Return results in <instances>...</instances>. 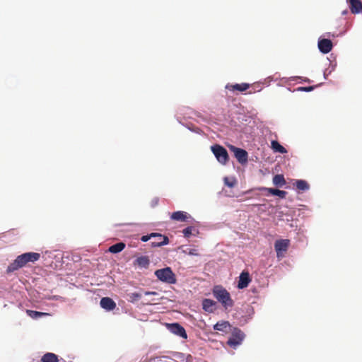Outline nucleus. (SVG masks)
<instances>
[{
  "instance_id": "nucleus-18",
  "label": "nucleus",
  "mask_w": 362,
  "mask_h": 362,
  "mask_svg": "<svg viewBox=\"0 0 362 362\" xmlns=\"http://www.w3.org/2000/svg\"><path fill=\"white\" fill-rule=\"evenodd\" d=\"M135 263L142 268H147L150 264V260L147 256H141L135 260Z\"/></svg>"
},
{
  "instance_id": "nucleus-8",
  "label": "nucleus",
  "mask_w": 362,
  "mask_h": 362,
  "mask_svg": "<svg viewBox=\"0 0 362 362\" xmlns=\"http://www.w3.org/2000/svg\"><path fill=\"white\" fill-rule=\"evenodd\" d=\"M168 329L173 334L183 338L187 339V335L185 328L178 323L168 324Z\"/></svg>"
},
{
  "instance_id": "nucleus-32",
  "label": "nucleus",
  "mask_w": 362,
  "mask_h": 362,
  "mask_svg": "<svg viewBox=\"0 0 362 362\" xmlns=\"http://www.w3.org/2000/svg\"><path fill=\"white\" fill-rule=\"evenodd\" d=\"M189 254L191 255H198V253L197 252V250L195 249L190 250Z\"/></svg>"
},
{
  "instance_id": "nucleus-34",
  "label": "nucleus",
  "mask_w": 362,
  "mask_h": 362,
  "mask_svg": "<svg viewBox=\"0 0 362 362\" xmlns=\"http://www.w3.org/2000/svg\"><path fill=\"white\" fill-rule=\"evenodd\" d=\"M305 81L309 82V81H310V80H309V79H308V78H306V79H305Z\"/></svg>"
},
{
  "instance_id": "nucleus-5",
  "label": "nucleus",
  "mask_w": 362,
  "mask_h": 362,
  "mask_svg": "<svg viewBox=\"0 0 362 362\" xmlns=\"http://www.w3.org/2000/svg\"><path fill=\"white\" fill-rule=\"evenodd\" d=\"M151 236H153L151 242L152 247H160L169 243V239L166 235L158 233H152Z\"/></svg>"
},
{
  "instance_id": "nucleus-7",
  "label": "nucleus",
  "mask_w": 362,
  "mask_h": 362,
  "mask_svg": "<svg viewBox=\"0 0 362 362\" xmlns=\"http://www.w3.org/2000/svg\"><path fill=\"white\" fill-rule=\"evenodd\" d=\"M230 149L234 152L235 157L240 163L244 164L247 163L248 154L245 150L237 148L234 146H230Z\"/></svg>"
},
{
  "instance_id": "nucleus-2",
  "label": "nucleus",
  "mask_w": 362,
  "mask_h": 362,
  "mask_svg": "<svg viewBox=\"0 0 362 362\" xmlns=\"http://www.w3.org/2000/svg\"><path fill=\"white\" fill-rule=\"evenodd\" d=\"M214 298L227 310L234 305L230 293L221 286H215L212 291Z\"/></svg>"
},
{
  "instance_id": "nucleus-28",
  "label": "nucleus",
  "mask_w": 362,
  "mask_h": 362,
  "mask_svg": "<svg viewBox=\"0 0 362 362\" xmlns=\"http://www.w3.org/2000/svg\"><path fill=\"white\" fill-rule=\"evenodd\" d=\"M316 86H307V87H298L297 88V90L298 91H305V92H310L315 89Z\"/></svg>"
},
{
  "instance_id": "nucleus-27",
  "label": "nucleus",
  "mask_w": 362,
  "mask_h": 362,
  "mask_svg": "<svg viewBox=\"0 0 362 362\" xmlns=\"http://www.w3.org/2000/svg\"><path fill=\"white\" fill-rule=\"evenodd\" d=\"M193 228L192 226H189L183 229L182 233L185 238H189L192 232Z\"/></svg>"
},
{
  "instance_id": "nucleus-12",
  "label": "nucleus",
  "mask_w": 362,
  "mask_h": 362,
  "mask_svg": "<svg viewBox=\"0 0 362 362\" xmlns=\"http://www.w3.org/2000/svg\"><path fill=\"white\" fill-rule=\"evenodd\" d=\"M100 306L108 311L112 310L116 308L115 302L109 297H103L100 302Z\"/></svg>"
},
{
  "instance_id": "nucleus-11",
  "label": "nucleus",
  "mask_w": 362,
  "mask_h": 362,
  "mask_svg": "<svg viewBox=\"0 0 362 362\" xmlns=\"http://www.w3.org/2000/svg\"><path fill=\"white\" fill-rule=\"evenodd\" d=\"M318 48L324 54L329 53L332 49V42L329 39H322L318 41Z\"/></svg>"
},
{
  "instance_id": "nucleus-17",
  "label": "nucleus",
  "mask_w": 362,
  "mask_h": 362,
  "mask_svg": "<svg viewBox=\"0 0 362 362\" xmlns=\"http://www.w3.org/2000/svg\"><path fill=\"white\" fill-rule=\"evenodd\" d=\"M249 87H250V85L246 83H240V84L236 83L234 85H228L226 86V88L230 90H233V91L238 90V91H240V92L246 90L247 89L249 88Z\"/></svg>"
},
{
  "instance_id": "nucleus-21",
  "label": "nucleus",
  "mask_w": 362,
  "mask_h": 362,
  "mask_svg": "<svg viewBox=\"0 0 362 362\" xmlns=\"http://www.w3.org/2000/svg\"><path fill=\"white\" fill-rule=\"evenodd\" d=\"M230 327V325L228 321L218 322L214 329L217 331L226 332L228 328Z\"/></svg>"
},
{
  "instance_id": "nucleus-13",
  "label": "nucleus",
  "mask_w": 362,
  "mask_h": 362,
  "mask_svg": "<svg viewBox=\"0 0 362 362\" xmlns=\"http://www.w3.org/2000/svg\"><path fill=\"white\" fill-rule=\"evenodd\" d=\"M349 3V8L353 14H358L362 11V2L361 0H347Z\"/></svg>"
},
{
  "instance_id": "nucleus-4",
  "label": "nucleus",
  "mask_w": 362,
  "mask_h": 362,
  "mask_svg": "<svg viewBox=\"0 0 362 362\" xmlns=\"http://www.w3.org/2000/svg\"><path fill=\"white\" fill-rule=\"evenodd\" d=\"M211 148L219 163L226 164L228 161V153L224 147L216 144L212 146Z\"/></svg>"
},
{
  "instance_id": "nucleus-15",
  "label": "nucleus",
  "mask_w": 362,
  "mask_h": 362,
  "mask_svg": "<svg viewBox=\"0 0 362 362\" xmlns=\"http://www.w3.org/2000/svg\"><path fill=\"white\" fill-rule=\"evenodd\" d=\"M216 301L211 299L205 298L202 300V308L208 313H213L216 310Z\"/></svg>"
},
{
  "instance_id": "nucleus-3",
  "label": "nucleus",
  "mask_w": 362,
  "mask_h": 362,
  "mask_svg": "<svg viewBox=\"0 0 362 362\" xmlns=\"http://www.w3.org/2000/svg\"><path fill=\"white\" fill-rule=\"evenodd\" d=\"M154 274L160 281L168 284H174L177 281L175 274L173 273L171 268L168 267L157 269L154 272Z\"/></svg>"
},
{
  "instance_id": "nucleus-20",
  "label": "nucleus",
  "mask_w": 362,
  "mask_h": 362,
  "mask_svg": "<svg viewBox=\"0 0 362 362\" xmlns=\"http://www.w3.org/2000/svg\"><path fill=\"white\" fill-rule=\"evenodd\" d=\"M125 244L122 242L116 243L110 246L108 249L109 252L113 254L120 252L125 248Z\"/></svg>"
},
{
  "instance_id": "nucleus-31",
  "label": "nucleus",
  "mask_w": 362,
  "mask_h": 362,
  "mask_svg": "<svg viewBox=\"0 0 362 362\" xmlns=\"http://www.w3.org/2000/svg\"><path fill=\"white\" fill-rule=\"evenodd\" d=\"M144 295H146V296L157 295V293L155 291H145Z\"/></svg>"
},
{
  "instance_id": "nucleus-23",
  "label": "nucleus",
  "mask_w": 362,
  "mask_h": 362,
  "mask_svg": "<svg viewBox=\"0 0 362 362\" xmlns=\"http://www.w3.org/2000/svg\"><path fill=\"white\" fill-rule=\"evenodd\" d=\"M273 183L278 187H282L286 184V180L283 175H276L273 177Z\"/></svg>"
},
{
  "instance_id": "nucleus-6",
  "label": "nucleus",
  "mask_w": 362,
  "mask_h": 362,
  "mask_svg": "<svg viewBox=\"0 0 362 362\" xmlns=\"http://www.w3.org/2000/svg\"><path fill=\"white\" fill-rule=\"evenodd\" d=\"M244 337L245 334L241 330L235 329L232 333L231 337L229 338L227 343L230 346H236L241 344Z\"/></svg>"
},
{
  "instance_id": "nucleus-25",
  "label": "nucleus",
  "mask_w": 362,
  "mask_h": 362,
  "mask_svg": "<svg viewBox=\"0 0 362 362\" xmlns=\"http://www.w3.org/2000/svg\"><path fill=\"white\" fill-rule=\"evenodd\" d=\"M26 313L33 319H37L39 317H41L42 316H45V315H48V313H42V312H38V311H35V310H27Z\"/></svg>"
},
{
  "instance_id": "nucleus-24",
  "label": "nucleus",
  "mask_w": 362,
  "mask_h": 362,
  "mask_svg": "<svg viewBox=\"0 0 362 362\" xmlns=\"http://www.w3.org/2000/svg\"><path fill=\"white\" fill-rule=\"evenodd\" d=\"M295 185L298 189L301 191H305L309 189L308 183L303 180H298L296 182Z\"/></svg>"
},
{
  "instance_id": "nucleus-33",
  "label": "nucleus",
  "mask_w": 362,
  "mask_h": 362,
  "mask_svg": "<svg viewBox=\"0 0 362 362\" xmlns=\"http://www.w3.org/2000/svg\"><path fill=\"white\" fill-rule=\"evenodd\" d=\"M343 13V14H346V13H347V11H343V13Z\"/></svg>"
},
{
  "instance_id": "nucleus-26",
  "label": "nucleus",
  "mask_w": 362,
  "mask_h": 362,
  "mask_svg": "<svg viewBox=\"0 0 362 362\" xmlns=\"http://www.w3.org/2000/svg\"><path fill=\"white\" fill-rule=\"evenodd\" d=\"M129 301L135 302L139 300L141 297V295L138 293H132L129 294Z\"/></svg>"
},
{
  "instance_id": "nucleus-14",
  "label": "nucleus",
  "mask_w": 362,
  "mask_h": 362,
  "mask_svg": "<svg viewBox=\"0 0 362 362\" xmlns=\"http://www.w3.org/2000/svg\"><path fill=\"white\" fill-rule=\"evenodd\" d=\"M171 219L177 221L185 222L187 221L189 218H191L190 216L185 211H177L173 212L170 216Z\"/></svg>"
},
{
  "instance_id": "nucleus-16",
  "label": "nucleus",
  "mask_w": 362,
  "mask_h": 362,
  "mask_svg": "<svg viewBox=\"0 0 362 362\" xmlns=\"http://www.w3.org/2000/svg\"><path fill=\"white\" fill-rule=\"evenodd\" d=\"M260 189L262 191H267L269 194H271L272 195L278 196L282 199L285 198L287 194V192L286 191L280 190L278 189L262 187Z\"/></svg>"
},
{
  "instance_id": "nucleus-29",
  "label": "nucleus",
  "mask_w": 362,
  "mask_h": 362,
  "mask_svg": "<svg viewBox=\"0 0 362 362\" xmlns=\"http://www.w3.org/2000/svg\"><path fill=\"white\" fill-rule=\"evenodd\" d=\"M224 183L226 185L228 186L229 187H233L236 184V182L235 180H229L228 177L224 178Z\"/></svg>"
},
{
  "instance_id": "nucleus-9",
  "label": "nucleus",
  "mask_w": 362,
  "mask_h": 362,
  "mask_svg": "<svg viewBox=\"0 0 362 362\" xmlns=\"http://www.w3.org/2000/svg\"><path fill=\"white\" fill-rule=\"evenodd\" d=\"M289 246V240L283 239L278 240L274 243V248L276 252L277 257L281 256L282 252H286Z\"/></svg>"
},
{
  "instance_id": "nucleus-22",
  "label": "nucleus",
  "mask_w": 362,
  "mask_h": 362,
  "mask_svg": "<svg viewBox=\"0 0 362 362\" xmlns=\"http://www.w3.org/2000/svg\"><path fill=\"white\" fill-rule=\"evenodd\" d=\"M271 146L272 149L275 152H279L281 153H286L287 152L286 149L281 146L277 141H272L271 143Z\"/></svg>"
},
{
  "instance_id": "nucleus-1",
  "label": "nucleus",
  "mask_w": 362,
  "mask_h": 362,
  "mask_svg": "<svg viewBox=\"0 0 362 362\" xmlns=\"http://www.w3.org/2000/svg\"><path fill=\"white\" fill-rule=\"evenodd\" d=\"M40 254L37 252H25L18 255L16 259L11 262L6 269L8 274L12 273L20 268L25 267L27 264L34 263L39 260Z\"/></svg>"
},
{
  "instance_id": "nucleus-30",
  "label": "nucleus",
  "mask_w": 362,
  "mask_h": 362,
  "mask_svg": "<svg viewBox=\"0 0 362 362\" xmlns=\"http://www.w3.org/2000/svg\"><path fill=\"white\" fill-rule=\"evenodd\" d=\"M152 238H153V236H151V234L146 235H143L141 238V240L143 242H147L148 240H151Z\"/></svg>"
},
{
  "instance_id": "nucleus-10",
  "label": "nucleus",
  "mask_w": 362,
  "mask_h": 362,
  "mask_svg": "<svg viewBox=\"0 0 362 362\" xmlns=\"http://www.w3.org/2000/svg\"><path fill=\"white\" fill-rule=\"evenodd\" d=\"M251 280L252 279L250 278V274L247 271L242 272L239 276L238 288L239 289H243L247 287Z\"/></svg>"
},
{
  "instance_id": "nucleus-19",
  "label": "nucleus",
  "mask_w": 362,
  "mask_h": 362,
  "mask_svg": "<svg viewBox=\"0 0 362 362\" xmlns=\"http://www.w3.org/2000/svg\"><path fill=\"white\" fill-rule=\"evenodd\" d=\"M42 362H59L58 356L53 353H47L41 358Z\"/></svg>"
}]
</instances>
